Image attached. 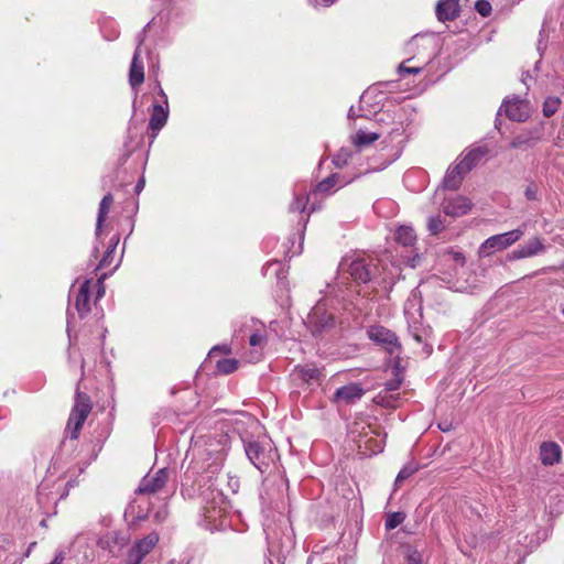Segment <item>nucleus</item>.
Wrapping results in <instances>:
<instances>
[{"instance_id":"obj_1","label":"nucleus","mask_w":564,"mask_h":564,"mask_svg":"<svg viewBox=\"0 0 564 564\" xmlns=\"http://www.w3.org/2000/svg\"><path fill=\"white\" fill-rule=\"evenodd\" d=\"M199 497L203 503V519L200 525L209 531H218L227 528L228 523V502L218 488H216L212 476H207V481L199 482Z\"/></svg>"},{"instance_id":"obj_2","label":"nucleus","mask_w":564,"mask_h":564,"mask_svg":"<svg viewBox=\"0 0 564 564\" xmlns=\"http://www.w3.org/2000/svg\"><path fill=\"white\" fill-rule=\"evenodd\" d=\"M123 253L124 249H94L91 257L96 262L94 264L95 270L104 271L95 282V286L97 288L95 302L105 295L106 288L104 280L119 268Z\"/></svg>"},{"instance_id":"obj_3","label":"nucleus","mask_w":564,"mask_h":564,"mask_svg":"<svg viewBox=\"0 0 564 564\" xmlns=\"http://www.w3.org/2000/svg\"><path fill=\"white\" fill-rule=\"evenodd\" d=\"M349 436L361 455L371 456L383 449V437L365 421L355 422L349 429Z\"/></svg>"},{"instance_id":"obj_4","label":"nucleus","mask_w":564,"mask_h":564,"mask_svg":"<svg viewBox=\"0 0 564 564\" xmlns=\"http://www.w3.org/2000/svg\"><path fill=\"white\" fill-rule=\"evenodd\" d=\"M335 316L327 310L326 303L324 301H319L312 308L306 319V325L314 336L330 330L335 327Z\"/></svg>"},{"instance_id":"obj_5","label":"nucleus","mask_w":564,"mask_h":564,"mask_svg":"<svg viewBox=\"0 0 564 564\" xmlns=\"http://www.w3.org/2000/svg\"><path fill=\"white\" fill-rule=\"evenodd\" d=\"M159 99L152 105V113L149 128L152 137L155 138L159 131L166 124L169 119V99L160 83L156 84Z\"/></svg>"},{"instance_id":"obj_6","label":"nucleus","mask_w":564,"mask_h":564,"mask_svg":"<svg viewBox=\"0 0 564 564\" xmlns=\"http://www.w3.org/2000/svg\"><path fill=\"white\" fill-rule=\"evenodd\" d=\"M91 410L90 399L85 393H77L76 402L67 422V430H70V437L77 438L78 433Z\"/></svg>"},{"instance_id":"obj_7","label":"nucleus","mask_w":564,"mask_h":564,"mask_svg":"<svg viewBox=\"0 0 564 564\" xmlns=\"http://www.w3.org/2000/svg\"><path fill=\"white\" fill-rule=\"evenodd\" d=\"M93 289L97 291L95 286V282L90 279L84 280L79 286L73 284L69 290L68 301L70 302L74 299L75 308L79 315V317H85L91 310L90 306V296Z\"/></svg>"},{"instance_id":"obj_8","label":"nucleus","mask_w":564,"mask_h":564,"mask_svg":"<svg viewBox=\"0 0 564 564\" xmlns=\"http://www.w3.org/2000/svg\"><path fill=\"white\" fill-rule=\"evenodd\" d=\"M245 452L251 464L261 473H264L273 460L270 444L249 441L245 443Z\"/></svg>"},{"instance_id":"obj_9","label":"nucleus","mask_w":564,"mask_h":564,"mask_svg":"<svg viewBox=\"0 0 564 564\" xmlns=\"http://www.w3.org/2000/svg\"><path fill=\"white\" fill-rule=\"evenodd\" d=\"M322 370L314 364L297 365L291 372V380L296 387L313 389L322 379Z\"/></svg>"},{"instance_id":"obj_10","label":"nucleus","mask_w":564,"mask_h":564,"mask_svg":"<svg viewBox=\"0 0 564 564\" xmlns=\"http://www.w3.org/2000/svg\"><path fill=\"white\" fill-rule=\"evenodd\" d=\"M153 23H154V20L149 22L137 36L138 46L133 54V58H132L130 72H129V83L132 88L140 86L144 80V70H143L144 67H143V63L140 61L141 46L144 42V35H145L147 30L150 29Z\"/></svg>"},{"instance_id":"obj_11","label":"nucleus","mask_w":564,"mask_h":564,"mask_svg":"<svg viewBox=\"0 0 564 564\" xmlns=\"http://www.w3.org/2000/svg\"><path fill=\"white\" fill-rule=\"evenodd\" d=\"M170 470L167 468H160L154 474L149 473L145 475L135 490L139 495H153L159 492L167 482Z\"/></svg>"},{"instance_id":"obj_12","label":"nucleus","mask_w":564,"mask_h":564,"mask_svg":"<svg viewBox=\"0 0 564 564\" xmlns=\"http://www.w3.org/2000/svg\"><path fill=\"white\" fill-rule=\"evenodd\" d=\"M368 337L377 343L378 345H381L389 354L393 355L399 352L400 345L398 341V338L393 332L390 329L376 325L371 326L368 329Z\"/></svg>"},{"instance_id":"obj_13","label":"nucleus","mask_w":564,"mask_h":564,"mask_svg":"<svg viewBox=\"0 0 564 564\" xmlns=\"http://www.w3.org/2000/svg\"><path fill=\"white\" fill-rule=\"evenodd\" d=\"M158 542L159 534L155 532H151L145 538L137 541L128 553L127 564H140Z\"/></svg>"},{"instance_id":"obj_14","label":"nucleus","mask_w":564,"mask_h":564,"mask_svg":"<svg viewBox=\"0 0 564 564\" xmlns=\"http://www.w3.org/2000/svg\"><path fill=\"white\" fill-rule=\"evenodd\" d=\"M386 120L389 123V127H387V131L384 132V135L390 142H402L403 139H401L405 133L406 128V116L405 110L403 108H397V116L395 117H387Z\"/></svg>"},{"instance_id":"obj_15","label":"nucleus","mask_w":564,"mask_h":564,"mask_svg":"<svg viewBox=\"0 0 564 564\" xmlns=\"http://www.w3.org/2000/svg\"><path fill=\"white\" fill-rule=\"evenodd\" d=\"M501 108H503L506 116L513 121H525L530 115L529 105L518 98L506 100Z\"/></svg>"},{"instance_id":"obj_16","label":"nucleus","mask_w":564,"mask_h":564,"mask_svg":"<svg viewBox=\"0 0 564 564\" xmlns=\"http://www.w3.org/2000/svg\"><path fill=\"white\" fill-rule=\"evenodd\" d=\"M442 208L445 215L459 217L466 215L471 208V202L465 196L444 199Z\"/></svg>"},{"instance_id":"obj_17","label":"nucleus","mask_w":564,"mask_h":564,"mask_svg":"<svg viewBox=\"0 0 564 564\" xmlns=\"http://www.w3.org/2000/svg\"><path fill=\"white\" fill-rule=\"evenodd\" d=\"M364 393L365 390L359 383H349L336 390L334 393V401L344 404H351L360 400Z\"/></svg>"},{"instance_id":"obj_18","label":"nucleus","mask_w":564,"mask_h":564,"mask_svg":"<svg viewBox=\"0 0 564 564\" xmlns=\"http://www.w3.org/2000/svg\"><path fill=\"white\" fill-rule=\"evenodd\" d=\"M523 231L521 229H514L508 232L494 235L486 239L480 247H510L514 242H517Z\"/></svg>"},{"instance_id":"obj_19","label":"nucleus","mask_w":564,"mask_h":564,"mask_svg":"<svg viewBox=\"0 0 564 564\" xmlns=\"http://www.w3.org/2000/svg\"><path fill=\"white\" fill-rule=\"evenodd\" d=\"M459 0H440L436 4V17L440 21H453L459 14Z\"/></svg>"},{"instance_id":"obj_20","label":"nucleus","mask_w":564,"mask_h":564,"mask_svg":"<svg viewBox=\"0 0 564 564\" xmlns=\"http://www.w3.org/2000/svg\"><path fill=\"white\" fill-rule=\"evenodd\" d=\"M467 173L468 172L465 171L464 167H462V165L457 162L455 165L448 167L443 178V186L452 191L457 189Z\"/></svg>"},{"instance_id":"obj_21","label":"nucleus","mask_w":564,"mask_h":564,"mask_svg":"<svg viewBox=\"0 0 564 564\" xmlns=\"http://www.w3.org/2000/svg\"><path fill=\"white\" fill-rule=\"evenodd\" d=\"M348 271L355 281L366 283L371 279L370 265L364 258L352 260L348 265Z\"/></svg>"},{"instance_id":"obj_22","label":"nucleus","mask_w":564,"mask_h":564,"mask_svg":"<svg viewBox=\"0 0 564 564\" xmlns=\"http://www.w3.org/2000/svg\"><path fill=\"white\" fill-rule=\"evenodd\" d=\"M541 462L544 465H554L561 458V447L554 442H544L540 447Z\"/></svg>"},{"instance_id":"obj_23","label":"nucleus","mask_w":564,"mask_h":564,"mask_svg":"<svg viewBox=\"0 0 564 564\" xmlns=\"http://www.w3.org/2000/svg\"><path fill=\"white\" fill-rule=\"evenodd\" d=\"M394 240L401 247H414L416 235L411 226H400L394 232Z\"/></svg>"},{"instance_id":"obj_24","label":"nucleus","mask_w":564,"mask_h":564,"mask_svg":"<svg viewBox=\"0 0 564 564\" xmlns=\"http://www.w3.org/2000/svg\"><path fill=\"white\" fill-rule=\"evenodd\" d=\"M381 137V133L377 132H369L365 129H358L357 132L351 137L352 144L358 148L362 149L365 147L370 145L375 141H377Z\"/></svg>"},{"instance_id":"obj_25","label":"nucleus","mask_w":564,"mask_h":564,"mask_svg":"<svg viewBox=\"0 0 564 564\" xmlns=\"http://www.w3.org/2000/svg\"><path fill=\"white\" fill-rule=\"evenodd\" d=\"M486 153L487 151L482 148L471 149L458 161V163L469 173Z\"/></svg>"},{"instance_id":"obj_26","label":"nucleus","mask_w":564,"mask_h":564,"mask_svg":"<svg viewBox=\"0 0 564 564\" xmlns=\"http://www.w3.org/2000/svg\"><path fill=\"white\" fill-rule=\"evenodd\" d=\"M348 182L341 181V176L337 173L329 175L328 177L321 181L316 187L315 192L318 193H325L330 194L333 193V188L337 185L343 186L344 184H347Z\"/></svg>"},{"instance_id":"obj_27","label":"nucleus","mask_w":564,"mask_h":564,"mask_svg":"<svg viewBox=\"0 0 564 564\" xmlns=\"http://www.w3.org/2000/svg\"><path fill=\"white\" fill-rule=\"evenodd\" d=\"M267 340L265 327L262 323H259V325L249 334V345L252 348L262 349L267 344Z\"/></svg>"},{"instance_id":"obj_28","label":"nucleus","mask_w":564,"mask_h":564,"mask_svg":"<svg viewBox=\"0 0 564 564\" xmlns=\"http://www.w3.org/2000/svg\"><path fill=\"white\" fill-rule=\"evenodd\" d=\"M540 140V137L533 132L518 134L511 142L510 147L513 149H527L534 145Z\"/></svg>"},{"instance_id":"obj_29","label":"nucleus","mask_w":564,"mask_h":564,"mask_svg":"<svg viewBox=\"0 0 564 564\" xmlns=\"http://www.w3.org/2000/svg\"><path fill=\"white\" fill-rule=\"evenodd\" d=\"M113 202V197L110 193L106 194L100 204L98 209V216H97V224H96V232L99 234L101 226L104 221L106 220V217L108 215L109 208Z\"/></svg>"},{"instance_id":"obj_30","label":"nucleus","mask_w":564,"mask_h":564,"mask_svg":"<svg viewBox=\"0 0 564 564\" xmlns=\"http://www.w3.org/2000/svg\"><path fill=\"white\" fill-rule=\"evenodd\" d=\"M424 42L425 40L420 36V35H415L413 36L405 45V52L406 54L410 55L409 58L405 59V62H411L412 59L414 58H420V50L421 48H425V45H424Z\"/></svg>"},{"instance_id":"obj_31","label":"nucleus","mask_w":564,"mask_h":564,"mask_svg":"<svg viewBox=\"0 0 564 564\" xmlns=\"http://www.w3.org/2000/svg\"><path fill=\"white\" fill-rule=\"evenodd\" d=\"M442 261L449 263L451 268L456 271L465 264V257L462 252L454 251L453 249H446L442 254Z\"/></svg>"},{"instance_id":"obj_32","label":"nucleus","mask_w":564,"mask_h":564,"mask_svg":"<svg viewBox=\"0 0 564 564\" xmlns=\"http://www.w3.org/2000/svg\"><path fill=\"white\" fill-rule=\"evenodd\" d=\"M263 272L264 275H275L278 280H282L286 276L285 264L278 260L269 261L264 265Z\"/></svg>"},{"instance_id":"obj_33","label":"nucleus","mask_w":564,"mask_h":564,"mask_svg":"<svg viewBox=\"0 0 564 564\" xmlns=\"http://www.w3.org/2000/svg\"><path fill=\"white\" fill-rule=\"evenodd\" d=\"M48 479L43 480L37 488V501L41 506H45L51 499H54Z\"/></svg>"},{"instance_id":"obj_34","label":"nucleus","mask_w":564,"mask_h":564,"mask_svg":"<svg viewBox=\"0 0 564 564\" xmlns=\"http://www.w3.org/2000/svg\"><path fill=\"white\" fill-rule=\"evenodd\" d=\"M259 321L254 318H245L239 326H235L234 336L238 338L239 336L243 337L245 334H250L258 325Z\"/></svg>"},{"instance_id":"obj_35","label":"nucleus","mask_w":564,"mask_h":564,"mask_svg":"<svg viewBox=\"0 0 564 564\" xmlns=\"http://www.w3.org/2000/svg\"><path fill=\"white\" fill-rule=\"evenodd\" d=\"M395 117L397 116V109L394 110H382L381 112L376 115V122L380 126V131L378 133H381V137L384 135V132L387 131V127H389L388 121L386 120L387 117Z\"/></svg>"},{"instance_id":"obj_36","label":"nucleus","mask_w":564,"mask_h":564,"mask_svg":"<svg viewBox=\"0 0 564 564\" xmlns=\"http://www.w3.org/2000/svg\"><path fill=\"white\" fill-rule=\"evenodd\" d=\"M560 104H561L560 98L547 97L543 104V115L545 117L553 116L557 111Z\"/></svg>"},{"instance_id":"obj_37","label":"nucleus","mask_w":564,"mask_h":564,"mask_svg":"<svg viewBox=\"0 0 564 564\" xmlns=\"http://www.w3.org/2000/svg\"><path fill=\"white\" fill-rule=\"evenodd\" d=\"M238 368L236 359H221L217 362V370L224 375H229Z\"/></svg>"},{"instance_id":"obj_38","label":"nucleus","mask_w":564,"mask_h":564,"mask_svg":"<svg viewBox=\"0 0 564 564\" xmlns=\"http://www.w3.org/2000/svg\"><path fill=\"white\" fill-rule=\"evenodd\" d=\"M405 519V516L402 512H393L388 514L386 519V529L392 530L399 527Z\"/></svg>"},{"instance_id":"obj_39","label":"nucleus","mask_w":564,"mask_h":564,"mask_svg":"<svg viewBox=\"0 0 564 564\" xmlns=\"http://www.w3.org/2000/svg\"><path fill=\"white\" fill-rule=\"evenodd\" d=\"M429 61H430V57L424 58V59L422 61V65H417V66H406L405 64H406L408 62H405V61H404L403 63H401V64L399 65L398 70H399L400 75H403V74H412V75H415V74L421 73V70H422V68H423V65L427 64V63H429Z\"/></svg>"},{"instance_id":"obj_40","label":"nucleus","mask_w":564,"mask_h":564,"mask_svg":"<svg viewBox=\"0 0 564 564\" xmlns=\"http://www.w3.org/2000/svg\"><path fill=\"white\" fill-rule=\"evenodd\" d=\"M307 200H308V196H305V195L302 196L300 194H295L294 199L290 205V209L292 212L303 213L306 209Z\"/></svg>"},{"instance_id":"obj_41","label":"nucleus","mask_w":564,"mask_h":564,"mask_svg":"<svg viewBox=\"0 0 564 564\" xmlns=\"http://www.w3.org/2000/svg\"><path fill=\"white\" fill-rule=\"evenodd\" d=\"M541 249H518L508 254L509 260H517L522 258H530L536 256Z\"/></svg>"},{"instance_id":"obj_42","label":"nucleus","mask_w":564,"mask_h":564,"mask_svg":"<svg viewBox=\"0 0 564 564\" xmlns=\"http://www.w3.org/2000/svg\"><path fill=\"white\" fill-rule=\"evenodd\" d=\"M444 228L443 220L436 216V217H430L427 221V229L432 235H437L441 232Z\"/></svg>"},{"instance_id":"obj_43","label":"nucleus","mask_w":564,"mask_h":564,"mask_svg":"<svg viewBox=\"0 0 564 564\" xmlns=\"http://www.w3.org/2000/svg\"><path fill=\"white\" fill-rule=\"evenodd\" d=\"M416 467L413 465L404 466L395 478V484H400L403 480L408 479L410 476H412L416 471Z\"/></svg>"},{"instance_id":"obj_44","label":"nucleus","mask_w":564,"mask_h":564,"mask_svg":"<svg viewBox=\"0 0 564 564\" xmlns=\"http://www.w3.org/2000/svg\"><path fill=\"white\" fill-rule=\"evenodd\" d=\"M475 10L482 17H488L491 13V4L487 0H477Z\"/></svg>"},{"instance_id":"obj_45","label":"nucleus","mask_w":564,"mask_h":564,"mask_svg":"<svg viewBox=\"0 0 564 564\" xmlns=\"http://www.w3.org/2000/svg\"><path fill=\"white\" fill-rule=\"evenodd\" d=\"M524 195H525L527 199H529V200L538 199L539 186L534 183H530L524 191Z\"/></svg>"},{"instance_id":"obj_46","label":"nucleus","mask_w":564,"mask_h":564,"mask_svg":"<svg viewBox=\"0 0 564 564\" xmlns=\"http://www.w3.org/2000/svg\"><path fill=\"white\" fill-rule=\"evenodd\" d=\"M400 386H401L400 379H392L386 383L384 391L394 392L400 388Z\"/></svg>"},{"instance_id":"obj_47","label":"nucleus","mask_w":564,"mask_h":564,"mask_svg":"<svg viewBox=\"0 0 564 564\" xmlns=\"http://www.w3.org/2000/svg\"><path fill=\"white\" fill-rule=\"evenodd\" d=\"M408 564H422L421 554L416 551L408 555Z\"/></svg>"},{"instance_id":"obj_48","label":"nucleus","mask_w":564,"mask_h":564,"mask_svg":"<svg viewBox=\"0 0 564 564\" xmlns=\"http://www.w3.org/2000/svg\"><path fill=\"white\" fill-rule=\"evenodd\" d=\"M182 495L185 498H194L195 497V489L194 488H189V487L183 485V487H182Z\"/></svg>"},{"instance_id":"obj_49","label":"nucleus","mask_w":564,"mask_h":564,"mask_svg":"<svg viewBox=\"0 0 564 564\" xmlns=\"http://www.w3.org/2000/svg\"><path fill=\"white\" fill-rule=\"evenodd\" d=\"M144 185H145V180H144V177H141L138 181V183L135 184V187H134L135 193L140 194L143 191Z\"/></svg>"},{"instance_id":"obj_50","label":"nucleus","mask_w":564,"mask_h":564,"mask_svg":"<svg viewBox=\"0 0 564 564\" xmlns=\"http://www.w3.org/2000/svg\"><path fill=\"white\" fill-rule=\"evenodd\" d=\"M63 555L62 554H58L54 557V560L50 563V564H62L63 563Z\"/></svg>"},{"instance_id":"obj_51","label":"nucleus","mask_w":564,"mask_h":564,"mask_svg":"<svg viewBox=\"0 0 564 564\" xmlns=\"http://www.w3.org/2000/svg\"><path fill=\"white\" fill-rule=\"evenodd\" d=\"M334 163L337 165V166H341L346 163V159L345 160H341V156L340 155H337L334 160Z\"/></svg>"},{"instance_id":"obj_52","label":"nucleus","mask_w":564,"mask_h":564,"mask_svg":"<svg viewBox=\"0 0 564 564\" xmlns=\"http://www.w3.org/2000/svg\"><path fill=\"white\" fill-rule=\"evenodd\" d=\"M164 517H165V512H163V511H159V512L155 514V519H156L158 521H162V520L164 519Z\"/></svg>"},{"instance_id":"obj_53","label":"nucleus","mask_w":564,"mask_h":564,"mask_svg":"<svg viewBox=\"0 0 564 564\" xmlns=\"http://www.w3.org/2000/svg\"><path fill=\"white\" fill-rule=\"evenodd\" d=\"M530 247L538 248V247H543V245L541 243V241L539 239H535L534 242Z\"/></svg>"},{"instance_id":"obj_54","label":"nucleus","mask_w":564,"mask_h":564,"mask_svg":"<svg viewBox=\"0 0 564 564\" xmlns=\"http://www.w3.org/2000/svg\"><path fill=\"white\" fill-rule=\"evenodd\" d=\"M354 117H355L354 107H350V109L348 111V118H354Z\"/></svg>"},{"instance_id":"obj_55","label":"nucleus","mask_w":564,"mask_h":564,"mask_svg":"<svg viewBox=\"0 0 564 564\" xmlns=\"http://www.w3.org/2000/svg\"><path fill=\"white\" fill-rule=\"evenodd\" d=\"M111 240H112V242H113V246H112V247H117V246H118V243H119V240H120V239H119V237H116V239H113V238H112Z\"/></svg>"},{"instance_id":"obj_56","label":"nucleus","mask_w":564,"mask_h":564,"mask_svg":"<svg viewBox=\"0 0 564 564\" xmlns=\"http://www.w3.org/2000/svg\"><path fill=\"white\" fill-rule=\"evenodd\" d=\"M111 240H112V242H113V246H112V247H117V246H118V243H119V240H120V239H119V237H116V239H113V238H112Z\"/></svg>"},{"instance_id":"obj_57","label":"nucleus","mask_w":564,"mask_h":564,"mask_svg":"<svg viewBox=\"0 0 564 564\" xmlns=\"http://www.w3.org/2000/svg\"><path fill=\"white\" fill-rule=\"evenodd\" d=\"M542 45H543V41H542V39H540L539 42H538V50L539 51L542 50Z\"/></svg>"},{"instance_id":"obj_58","label":"nucleus","mask_w":564,"mask_h":564,"mask_svg":"<svg viewBox=\"0 0 564 564\" xmlns=\"http://www.w3.org/2000/svg\"><path fill=\"white\" fill-rule=\"evenodd\" d=\"M440 429H441L442 431H448V427H446V425H443V426H442V425H440Z\"/></svg>"},{"instance_id":"obj_59","label":"nucleus","mask_w":564,"mask_h":564,"mask_svg":"<svg viewBox=\"0 0 564 564\" xmlns=\"http://www.w3.org/2000/svg\"><path fill=\"white\" fill-rule=\"evenodd\" d=\"M440 429H441L442 431H448V427H446V425H443V426H442V425H440Z\"/></svg>"},{"instance_id":"obj_60","label":"nucleus","mask_w":564,"mask_h":564,"mask_svg":"<svg viewBox=\"0 0 564 564\" xmlns=\"http://www.w3.org/2000/svg\"><path fill=\"white\" fill-rule=\"evenodd\" d=\"M562 313H563V315H564V306H563Z\"/></svg>"}]
</instances>
